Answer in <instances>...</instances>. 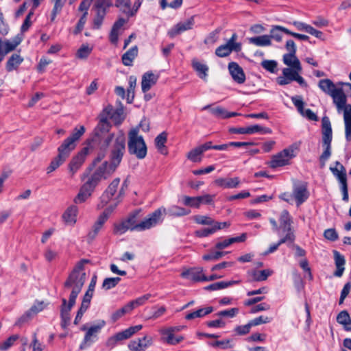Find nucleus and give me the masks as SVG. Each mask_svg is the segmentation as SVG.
<instances>
[{
  "instance_id": "nucleus-1",
  "label": "nucleus",
  "mask_w": 351,
  "mask_h": 351,
  "mask_svg": "<svg viewBox=\"0 0 351 351\" xmlns=\"http://www.w3.org/2000/svg\"><path fill=\"white\" fill-rule=\"evenodd\" d=\"M90 262L88 259H82L76 263L72 271L64 282L63 292L71 290L69 301L66 298L62 299L60 306L61 326L63 328L67 327L70 323V311L75 304L76 298L81 292L86 281L84 265Z\"/></svg>"
},
{
  "instance_id": "nucleus-2",
  "label": "nucleus",
  "mask_w": 351,
  "mask_h": 351,
  "mask_svg": "<svg viewBox=\"0 0 351 351\" xmlns=\"http://www.w3.org/2000/svg\"><path fill=\"white\" fill-rule=\"evenodd\" d=\"M125 152V137L124 134L120 133L117 136L115 143L112 145L110 153V162L104 161L95 170L101 174L104 179H107L119 165Z\"/></svg>"
},
{
  "instance_id": "nucleus-3",
  "label": "nucleus",
  "mask_w": 351,
  "mask_h": 351,
  "mask_svg": "<svg viewBox=\"0 0 351 351\" xmlns=\"http://www.w3.org/2000/svg\"><path fill=\"white\" fill-rule=\"evenodd\" d=\"M110 110L111 108H105L102 110L99 114V121L93 133L92 141L98 145L100 149L106 150L112 142L114 145L117 136L120 134V132L117 134H108L111 125L107 121V117ZM121 134L123 133L121 132Z\"/></svg>"
},
{
  "instance_id": "nucleus-4",
  "label": "nucleus",
  "mask_w": 351,
  "mask_h": 351,
  "mask_svg": "<svg viewBox=\"0 0 351 351\" xmlns=\"http://www.w3.org/2000/svg\"><path fill=\"white\" fill-rule=\"evenodd\" d=\"M128 152L138 159H143L147 155V146L142 136L138 135V129L134 128L128 134Z\"/></svg>"
},
{
  "instance_id": "nucleus-5",
  "label": "nucleus",
  "mask_w": 351,
  "mask_h": 351,
  "mask_svg": "<svg viewBox=\"0 0 351 351\" xmlns=\"http://www.w3.org/2000/svg\"><path fill=\"white\" fill-rule=\"evenodd\" d=\"M85 131L86 129L83 125L75 128L71 135L58 148V154L66 159L71 152L75 149L76 143L80 139Z\"/></svg>"
},
{
  "instance_id": "nucleus-6",
  "label": "nucleus",
  "mask_w": 351,
  "mask_h": 351,
  "mask_svg": "<svg viewBox=\"0 0 351 351\" xmlns=\"http://www.w3.org/2000/svg\"><path fill=\"white\" fill-rule=\"evenodd\" d=\"M332 138V132L330 122L327 117L322 119V146L324 149L323 153L319 157L321 166L324 167L326 160L331 155V141Z\"/></svg>"
},
{
  "instance_id": "nucleus-7",
  "label": "nucleus",
  "mask_w": 351,
  "mask_h": 351,
  "mask_svg": "<svg viewBox=\"0 0 351 351\" xmlns=\"http://www.w3.org/2000/svg\"><path fill=\"white\" fill-rule=\"evenodd\" d=\"M318 86L324 93L332 97L336 107H340L344 101V96L341 90L338 89V83L335 84L330 79H323L319 82Z\"/></svg>"
},
{
  "instance_id": "nucleus-8",
  "label": "nucleus",
  "mask_w": 351,
  "mask_h": 351,
  "mask_svg": "<svg viewBox=\"0 0 351 351\" xmlns=\"http://www.w3.org/2000/svg\"><path fill=\"white\" fill-rule=\"evenodd\" d=\"M302 70L296 69L284 68L282 69V75L276 78L277 83L280 86H285L290 84L293 81L297 82L302 87H306L307 83L300 75Z\"/></svg>"
},
{
  "instance_id": "nucleus-9",
  "label": "nucleus",
  "mask_w": 351,
  "mask_h": 351,
  "mask_svg": "<svg viewBox=\"0 0 351 351\" xmlns=\"http://www.w3.org/2000/svg\"><path fill=\"white\" fill-rule=\"evenodd\" d=\"M104 320H101L97 324L93 325L86 330L84 339L80 346V350L86 349L96 341L98 339V334L101 328L105 326Z\"/></svg>"
},
{
  "instance_id": "nucleus-10",
  "label": "nucleus",
  "mask_w": 351,
  "mask_h": 351,
  "mask_svg": "<svg viewBox=\"0 0 351 351\" xmlns=\"http://www.w3.org/2000/svg\"><path fill=\"white\" fill-rule=\"evenodd\" d=\"M237 34L234 33L226 44L219 46L215 49V54L218 57L224 58L229 56L232 51L239 52L241 50V45L237 43Z\"/></svg>"
},
{
  "instance_id": "nucleus-11",
  "label": "nucleus",
  "mask_w": 351,
  "mask_h": 351,
  "mask_svg": "<svg viewBox=\"0 0 351 351\" xmlns=\"http://www.w3.org/2000/svg\"><path fill=\"white\" fill-rule=\"evenodd\" d=\"M295 156L292 148L285 149L272 156L269 165L272 169L283 167L289 164V161Z\"/></svg>"
},
{
  "instance_id": "nucleus-12",
  "label": "nucleus",
  "mask_w": 351,
  "mask_h": 351,
  "mask_svg": "<svg viewBox=\"0 0 351 351\" xmlns=\"http://www.w3.org/2000/svg\"><path fill=\"white\" fill-rule=\"evenodd\" d=\"M162 208H159L153 213L149 214L147 217L138 223L139 231L149 230L162 221Z\"/></svg>"
},
{
  "instance_id": "nucleus-13",
  "label": "nucleus",
  "mask_w": 351,
  "mask_h": 351,
  "mask_svg": "<svg viewBox=\"0 0 351 351\" xmlns=\"http://www.w3.org/2000/svg\"><path fill=\"white\" fill-rule=\"evenodd\" d=\"M143 328V326L136 325L134 326H130L128 328L116 333L114 335L110 337L107 341L108 346H114L118 341H121L123 340L128 339L133 336L134 334L138 332Z\"/></svg>"
},
{
  "instance_id": "nucleus-14",
  "label": "nucleus",
  "mask_w": 351,
  "mask_h": 351,
  "mask_svg": "<svg viewBox=\"0 0 351 351\" xmlns=\"http://www.w3.org/2000/svg\"><path fill=\"white\" fill-rule=\"evenodd\" d=\"M292 196L298 206L306 202L309 197L307 183L304 182L295 183L293 187Z\"/></svg>"
},
{
  "instance_id": "nucleus-15",
  "label": "nucleus",
  "mask_w": 351,
  "mask_h": 351,
  "mask_svg": "<svg viewBox=\"0 0 351 351\" xmlns=\"http://www.w3.org/2000/svg\"><path fill=\"white\" fill-rule=\"evenodd\" d=\"M154 339L149 335H144L142 338H138L130 341L128 345V348L132 351H143L153 344Z\"/></svg>"
},
{
  "instance_id": "nucleus-16",
  "label": "nucleus",
  "mask_w": 351,
  "mask_h": 351,
  "mask_svg": "<svg viewBox=\"0 0 351 351\" xmlns=\"http://www.w3.org/2000/svg\"><path fill=\"white\" fill-rule=\"evenodd\" d=\"M336 108L339 112L343 110L345 138L347 142H351V104H347L346 102L341 108Z\"/></svg>"
},
{
  "instance_id": "nucleus-17",
  "label": "nucleus",
  "mask_w": 351,
  "mask_h": 351,
  "mask_svg": "<svg viewBox=\"0 0 351 351\" xmlns=\"http://www.w3.org/2000/svg\"><path fill=\"white\" fill-rule=\"evenodd\" d=\"M89 153L88 147H84L80 152L73 157L69 164V171L73 175L81 167Z\"/></svg>"
},
{
  "instance_id": "nucleus-18",
  "label": "nucleus",
  "mask_w": 351,
  "mask_h": 351,
  "mask_svg": "<svg viewBox=\"0 0 351 351\" xmlns=\"http://www.w3.org/2000/svg\"><path fill=\"white\" fill-rule=\"evenodd\" d=\"M195 24L194 16H191L186 21L184 22H180L177 23L173 28L168 32V35L171 38H173L176 36L180 34L183 32L191 29Z\"/></svg>"
},
{
  "instance_id": "nucleus-19",
  "label": "nucleus",
  "mask_w": 351,
  "mask_h": 351,
  "mask_svg": "<svg viewBox=\"0 0 351 351\" xmlns=\"http://www.w3.org/2000/svg\"><path fill=\"white\" fill-rule=\"evenodd\" d=\"M228 70L233 80L238 84H243L245 81V74L241 66L235 62L228 64Z\"/></svg>"
},
{
  "instance_id": "nucleus-20",
  "label": "nucleus",
  "mask_w": 351,
  "mask_h": 351,
  "mask_svg": "<svg viewBox=\"0 0 351 351\" xmlns=\"http://www.w3.org/2000/svg\"><path fill=\"white\" fill-rule=\"evenodd\" d=\"M230 226L228 222H216L210 228L196 230L195 235L197 237H206L216 232L217 230L228 228Z\"/></svg>"
},
{
  "instance_id": "nucleus-21",
  "label": "nucleus",
  "mask_w": 351,
  "mask_h": 351,
  "mask_svg": "<svg viewBox=\"0 0 351 351\" xmlns=\"http://www.w3.org/2000/svg\"><path fill=\"white\" fill-rule=\"evenodd\" d=\"M209 109L210 113L218 119H228L230 117L241 115V114L234 112H228L226 109L221 106L211 108L210 105L205 106L202 110Z\"/></svg>"
},
{
  "instance_id": "nucleus-22",
  "label": "nucleus",
  "mask_w": 351,
  "mask_h": 351,
  "mask_svg": "<svg viewBox=\"0 0 351 351\" xmlns=\"http://www.w3.org/2000/svg\"><path fill=\"white\" fill-rule=\"evenodd\" d=\"M159 75L154 74L152 71L145 73L141 81L142 91L146 93L149 90L152 86L156 84Z\"/></svg>"
},
{
  "instance_id": "nucleus-23",
  "label": "nucleus",
  "mask_w": 351,
  "mask_h": 351,
  "mask_svg": "<svg viewBox=\"0 0 351 351\" xmlns=\"http://www.w3.org/2000/svg\"><path fill=\"white\" fill-rule=\"evenodd\" d=\"M93 167H89L86 169V170L82 175V179L84 180L87 178L86 182L89 184L93 188L95 189L97 185L100 182V181L104 179L101 174L98 173L96 170L91 174L89 175L90 171H92Z\"/></svg>"
},
{
  "instance_id": "nucleus-24",
  "label": "nucleus",
  "mask_w": 351,
  "mask_h": 351,
  "mask_svg": "<svg viewBox=\"0 0 351 351\" xmlns=\"http://www.w3.org/2000/svg\"><path fill=\"white\" fill-rule=\"evenodd\" d=\"M162 213L171 217H179L188 215L191 210L186 209L177 205H172L167 208H162Z\"/></svg>"
},
{
  "instance_id": "nucleus-25",
  "label": "nucleus",
  "mask_w": 351,
  "mask_h": 351,
  "mask_svg": "<svg viewBox=\"0 0 351 351\" xmlns=\"http://www.w3.org/2000/svg\"><path fill=\"white\" fill-rule=\"evenodd\" d=\"M94 190L95 188L85 182L81 186L78 194L74 198V202L75 204L84 202L89 197H90Z\"/></svg>"
},
{
  "instance_id": "nucleus-26",
  "label": "nucleus",
  "mask_w": 351,
  "mask_h": 351,
  "mask_svg": "<svg viewBox=\"0 0 351 351\" xmlns=\"http://www.w3.org/2000/svg\"><path fill=\"white\" fill-rule=\"evenodd\" d=\"M280 228L282 229L284 232H286V234L291 233L294 235L293 231L292 230L291 224L293 223L292 218L289 215V213L287 210L282 211L280 219Z\"/></svg>"
},
{
  "instance_id": "nucleus-27",
  "label": "nucleus",
  "mask_w": 351,
  "mask_h": 351,
  "mask_svg": "<svg viewBox=\"0 0 351 351\" xmlns=\"http://www.w3.org/2000/svg\"><path fill=\"white\" fill-rule=\"evenodd\" d=\"M248 276L250 280L255 282L265 281L267 278L274 274V271L271 269H266L263 270H252L248 271Z\"/></svg>"
},
{
  "instance_id": "nucleus-28",
  "label": "nucleus",
  "mask_w": 351,
  "mask_h": 351,
  "mask_svg": "<svg viewBox=\"0 0 351 351\" xmlns=\"http://www.w3.org/2000/svg\"><path fill=\"white\" fill-rule=\"evenodd\" d=\"M21 41L22 38L19 35L15 36L12 41L8 40H2V39H0L1 50L4 52V53L7 54L9 52L14 50L16 47L21 43Z\"/></svg>"
},
{
  "instance_id": "nucleus-29",
  "label": "nucleus",
  "mask_w": 351,
  "mask_h": 351,
  "mask_svg": "<svg viewBox=\"0 0 351 351\" xmlns=\"http://www.w3.org/2000/svg\"><path fill=\"white\" fill-rule=\"evenodd\" d=\"M138 49L136 45L131 47L122 55L121 61L125 66H131L133 65L134 59L137 57Z\"/></svg>"
},
{
  "instance_id": "nucleus-30",
  "label": "nucleus",
  "mask_w": 351,
  "mask_h": 351,
  "mask_svg": "<svg viewBox=\"0 0 351 351\" xmlns=\"http://www.w3.org/2000/svg\"><path fill=\"white\" fill-rule=\"evenodd\" d=\"M215 184L224 189H233L238 186L240 183L239 178L237 177L233 178H220L215 180Z\"/></svg>"
},
{
  "instance_id": "nucleus-31",
  "label": "nucleus",
  "mask_w": 351,
  "mask_h": 351,
  "mask_svg": "<svg viewBox=\"0 0 351 351\" xmlns=\"http://www.w3.org/2000/svg\"><path fill=\"white\" fill-rule=\"evenodd\" d=\"M282 60L283 63L289 66L288 68L302 70L301 63L296 54L285 53L283 55Z\"/></svg>"
},
{
  "instance_id": "nucleus-32",
  "label": "nucleus",
  "mask_w": 351,
  "mask_h": 351,
  "mask_svg": "<svg viewBox=\"0 0 351 351\" xmlns=\"http://www.w3.org/2000/svg\"><path fill=\"white\" fill-rule=\"evenodd\" d=\"M213 306H206L204 308H200L192 312L187 313L185 315V319L187 320H192L196 318H202L206 315L211 313L213 311Z\"/></svg>"
},
{
  "instance_id": "nucleus-33",
  "label": "nucleus",
  "mask_w": 351,
  "mask_h": 351,
  "mask_svg": "<svg viewBox=\"0 0 351 351\" xmlns=\"http://www.w3.org/2000/svg\"><path fill=\"white\" fill-rule=\"evenodd\" d=\"M334 258L335 263L337 267L336 271L334 272V276L337 277H341L344 271L346 261L344 256L341 255L339 252L334 251Z\"/></svg>"
},
{
  "instance_id": "nucleus-34",
  "label": "nucleus",
  "mask_w": 351,
  "mask_h": 351,
  "mask_svg": "<svg viewBox=\"0 0 351 351\" xmlns=\"http://www.w3.org/2000/svg\"><path fill=\"white\" fill-rule=\"evenodd\" d=\"M23 58L18 53L12 54L8 60L5 69L8 72H11L14 70H16L19 65L23 62Z\"/></svg>"
},
{
  "instance_id": "nucleus-35",
  "label": "nucleus",
  "mask_w": 351,
  "mask_h": 351,
  "mask_svg": "<svg viewBox=\"0 0 351 351\" xmlns=\"http://www.w3.org/2000/svg\"><path fill=\"white\" fill-rule=\"evenodd\" d=\"M113 5L112 0H95L93 9L95 12L106 14L108 12V10Z\"/></svg>"
},
{
  "instance_id": "nucleus-36",
  "label": "nucleus",
  "mask_w": 351,
  "mask_h": 351,
  "mask_svg": "<svg viewBox=\"0 0 351 351\" xmlns=\"http://www.w3.org/2000/svg\"><path fill=\"white\" fill-rule=\"evenodd\" d=\"M295 241V235H293L291 233L289 234H286L283 238L280 239L277 243H274L270 245L269 249L264 253L265 255H267L269 254L273 253L276 251L278 247L286 243H293Z\"/></svg>"
},
{
  "instance_id": "nucleus-37",
  "label": "nucleus",
  "mask_w": 351,
  "mask_h": 351,
  "mask_svg": "<svg viewBox=\"0 0 351 351\" xmlns=\"http://www.w3.org/2000/svg\"><path fill=\"white\" fill-rule=\"evenodd\" d=\"M182 276L185 278H190L194 281L199 282L203 281L204 274L202 268L191 269L182 272Z\"/></svg>"
},
{
  "instance_id": "nucleus-38",
  "label": "nucleus",
  "mask_w": 351,
  "mask_h": 351,
  "mask_svg": "<svg viewBox=\"0 0 351 351\" xmlns=\"http://www.w3.org/2000/svg\"><path fill=\"white\" fill-rule=\"evenodd\" d=\"M77 211L78 209L76 206H69L62 215L64 221L69 224H74L76 222Z\"/></svg>"
},
{
  "instance_id": "nucleus-39",
  "label": "nucleus",
  "mask_w": 351,
  "mask_h": 351,
  "mask_svg": "<svg viewBox=\"0 0 351 351\" xmlns=\"http://www.w3.org/2000/svg\"><path fill=\"white\" fill-rule=\"evenodd\" d=\"M335 165V167H330V170L333 175L337 178L340 184H341V180H343L347 182V176L344 167L339 161H337Z\"/></svg>"
},
{
  "instance_id": "nucleus-40",
  "label": "nucleus",
  "mask_w": 351,
  "mask_h": 351,
  "mask_svg": "<svg viewBox=\"0 0 351 351\" xmlns=\"http://www.w3.org/2000/svg\"><path fill=\"white\" fill-rule=\"evenodd\" d=\"M337 322L343 325L346 330L351 331V317L347 311H342L337 315Z\"/></svg>"
},
{
  "instance_id": "nucleus-41",
  "label": "nucleus",
  "mask_w": 351,
  "mask_h": 351,
  "mask_svg": "<svg viewBox=\"0 0 351 351\" xmlns=\"http://www.w3.org/2000/svg\"><path fill=\"white\" fill-rule=\"evenodd\" d=\"M167 140V134L163 132L158 134L155 138V145L158 151L162 154H167V151L165 147V143Z\"/></svg>"
},
{
  "instance_id": "nucleus-42",
  "label": "nucleus",
  "mask_w": 351,
  "mask_h": 351,
  "mask_svg": "<svg viewBox=\"0 0 351 351\" xmlns=\"http://www.w3.org/2000/svg\"><path fill=\"white\" fill-rule=\"evenodd\" d=\"M193 67L197 73L198 76L206 81L208 76V66L205 64L194 60L193 61Z\"/></svg>"
},
{
  "instance_id": "nucleus-43",
  "label": "nucleus",
  "mask_w": 351,
  "mask_h": 351,
  "mask_svg": "<svg viewBox=\"0 0 351 351\" xmlns=\"http://www.w3.org/2000/svg\"><path fill=\"white\" fill-rule=\"evenodd\" d=\"M239 281L238 280H231L228 282L221 281L213 283L211 285H209L206 286L204 289L207 291H215V290H219L223 289L225 288H227L230 286H232L233 285L238 284Z\"/></svg>"
},
{
  "instance_id": "nucleus-44",
  "label": "nucleus",
  "mask_w": 351,
  "mask_h": 351,
  "mask_svg": "<svg viewBox=\"0 0 351 351\" xmlns=\"http://www.w3.org/2000/svg\"><path fill=\"white\" fill-rule=\"evenodd\" d=\"M249 41L250 43L260 47L269 46L271 45V36H269V35L252 37L249 38Z\"/></svg>"
},
{
  "instance_id": "nucleus-45",
  "label": "nucleus",
  "mask_w": 351,
  "mask_h": 351,
  "mask_svg": "<svg viewBox=\"0 0 351 351\" xmlns=\"http://www.w3.org/2000/svg\"><path fill=\"white\" fill-rule=\"evenodd\" d=\"M152 297L150 293L145 294L135 300L129 302L128 304V308L132 311L135 308L145 304L147 301Z\"/></svg>"
},
{
  "instance_id": "nucleus-46",
  "label": "nucleus",
  "mask_w": 351,
  "mask_h": 351,
  "mask_svg": "<svg viewBox=\"0 0 351 351\" xmlns=\"http://www.w3.org/2000/svg\"><path fill=\"white\" fill-rule=\"evenodd\" d=\"M36 307H31L27 311H26L17 321L16 324L21 325L25 322H28L32 319L34 315H36L38 312L43 309L42 304H40V308L38 310L35 309Z\"/></svg>"
},
{
  "instance_id": "nucleus-47",
  "label": "nucleus",
  "mask_w": 351,
  "mask_h": 351,
  "mask_svg": "<svg viewBox=\"0 0 351 351\" xmlns=\"http://www.w3.org/2000/svg\"><path fill=\"white\" fill-rule=\"evenodd\" d=\"M114 5L128 18L131 17L130 16V11H131L130 0H115Z\"/></svg>"
},
{
  "instance_id": "nucleus-48",
  "label": "nucleus",
  "mask_w": 351,
  "mask_h": 351,
  "mask_svg": "<svg viewBox=\"0 0 351 351\" xmlns=\"http://www.w3.org/2000/svg\"><path fill=\"white\" fill-rule=\"evenodd\" d=\"M338 89L341 90L343 95L344 96V101L341 104L340 107L337 106L340 108L346 104V102H347V97L351 96V84L348 82H339Z\"/></svg>"
},
{
  "instance_id": "nucleus-49",
  "label": "nucleus",
  "mask_w": 351,
  "mask_h": 351,
  "mask_svg": "<svg viewBox=\"0 0 351 351\" xmlns=\"http://www.w3.org/2000/svg\"><path fill=\"white\" fill-rule=\"evenodd\" d=\"M106 108H111L110 113L108 114L107 121L112 119L116 124H119L123 121L122 111L119 110H114L112 106H108Z\"/></svg>"
},
{
  "instance_id": "nucleus-50",
  "label": "nucleus",
  "mask_w": 351,
  "mask_h": 351,
  "mask_svg": "<svg viewBox=\"0 0 351 351\" xmlns=\"http://www.w3.org/2000/svg\"><path fill=\"white\" fill-rule=\"evenodd\" d=\"M136 84V78L134 76H130L129 77V87L127 90L128 101L131 103L134 97V89Z\"/></svg>"
},
{
  "instance_id": "nucleus-51",
  "label": "nucleus",
  "mask_w": 351,
  "mask_h": 351,
  "mask_svg": "<svg viewBox=\"0 0 351 351\" xmlns=\"http://www.w3.org/2000/svg\"><path fill=\"white\" fill-rule=\"evenodd\" d=\"M66 159L62 156L58 154V156L54 158L51 162H50L49 167L47 169V173H50L58 169L64 161Z\"/></svg>"
},
{
  "instance_id": "nucleus-52",
  "label": "nucleus",
  "mask_w": 351,
  "mask_h": 351,
  "mask_svg": "<svg viewBox=\"0 0 351 351\" xmlns=\"http://www.w3.org/2000/svg\"><path fill=\"white\" fill-rule=\"evenodd\" d=\"M202 152L200 149V148L198 147L191 149L188 154H187V158L193 162H198L202 160L201 155L202 154Z\"/></svg>"
},
{
  "instance_id": "nucleus-53",
  "label": "nucleus",
  "mask_w": 351,
  "mask_h": 351,
  "mask_svg": "<svg viewBox=\"0 0 351 351\" xmlns=\"http://www.w3.org/2000/svg\"><path fill=\"white\" fill-rule=\"evenodd\" d=\"M120 280L121 278L119 277L106 278L103 281L102 288L105 290L112 289L118 285Z\"/></svg>"
},
{
  "instance_id": "nucleus-54",
  "label": "nucleus",
  "mask_w": 351,
  "mask_h": 351,
  "mask_svg": "<svg viewBox=\"0 0 351 351\" xmlns=\"http://www.w3.org/2000/svg\"><path fill=\"white\" fill-rule=\"evenodd\" d=\"M247 128H248V134H252L258 133V132L263 134H271V132H272V130L270 128H266V127H263L259 125H254L249 126Z\"/></svg>"
},
{
  "instance_id": "nucleus-55",
  "label": "nucleus",
  "mask_w": 351,
  "mask_h": 351,
  "mask_svg": "<svg viewBox=\"0 0 351 351\" xmlns=\"http://www.w3.org/2000/svg\"><path fill=\"white\" fill-rule=\"evenodd\" d=\"M113 208L112 206L107 208L98 217L97 220L94 224L102 228L104 223L107 221L110 214L112 212Z\"/></svg>"
},
{
  "instance_id": "nucleus-56",
  "label": "nucleus",
  "mask_w": 351,
  "mask_h": 351,
  "mask_svg": "<svg viewBox=\"0 0 351 351\" xmlns=\"http://www.w3.org/2000/svg\"><path fill=\"white\" fill-rule=\"evenodd\" d=\"M193 219L195 223L202 225L213 226V223L217 222L213 218L204 215H195L193 217Z\"/></svg>"
},
{
  "instance_id": "nucleus-57",
  "label": "nucleus",
  "mask_w": 351,
  "mask_h": 351,
  "mask_svg": "<svg viewBox=\"0 0 351 351\" xmlns=\"http://www.w3.org/2000/svg\"><path fill=\"white\" fill-rule=\"evenodd\" d=\"M92 48L89 47L87 45H83L77 50L76 56L80 59H86L90 54Z\"/></svg>"
},
{
  "instance_id": "nucleus-58",
  "label": "nucleus",
  "mask_w": 351,
  "mask_h": 351,
  "mask_svg": "<svg viewBox=\"0 0 351 351\" xmlns=\"http://www.w3.org/2000/svg\"><path fill=\"white\" fill-rule=\"evenodd\" d=\"M239 313V308H232L227 310H223L219 311L215 314L216 316L221 317H230L232 318L237 315V314Z\"/></svg>"
},
{
  "instance_id": "nucleus-59",
  "label": "nucleus",
  "mask_w": 351,
  "mask_h": 351,
  "mask_svg": "<svg viewBox=\"0 0 351 351\" xmlns=\"http://www.w3.org/2000/svg\"><path fill=\"white\" fill-rule=\"evenodd\" d=\"M183 203L186 206H189L191 207L199 208V200L198 197H189V196H184L183 197Z\"/></svg>"
},
{
  "instance_id": "nucleus-60",
  "label": "nucleus",
  "mask_w": 351,
  "mask_h": 351,
  "mask_svg": "<svg viewBox=\"0 0 351 351\" xmlns=\"http://www.w3.org/2000/svg\"><path fill=\"white\" fill-rule=\"evenodd\" d=\"M130 310L128 308V305L125 304L121 308L116 311L111 316L112 321L113 322H117L119 318L123 317L125 314L130 313Z\"/></svg>"
},
{
  "instance_id": "nucleus-61",
  "label": "nucleus",
  "mask_w": 351,
  "mask_h": 351,
  "mask_svg": "<svg viewBox=\"0 0 351 351\" xmlns=\"http://www.w3.org/2000/svg\"><path fill=\"white\" fill-rule=\"evenodd\" d=\"M226 252H211L209 254H204L202 256L203 260L209 261H217L221 258Z\"/></svg>"
},
{
  "instance_id": "nucleus-62",
  "label": "nucleus",
  "mask_w": 351,
  "mask_h": 351,
  "mask_svg": "<svg viewBox=\"0 0 351 351\" xmlns=\"http://www.w3.org/2000/svg\"><path fill=\"white\" fill-rule=\"evenodd\" d=\"M19 335H14L8 337L5 341L0 345V350H6L9 349L13 343L19 339Z\"/></svg>"
},
{
  "instance_id": "nucleus-63",
  "label": "nucleus",
  "mask_w": 351,
  "mask_h": 351,
  "mask_svg": "<svg viewBox=\"0 0 351 351\" xmlns=\"http://www.w3.org/2000/svg\"><path fill=\"white\" fill-rule=\"evenodd\" d=\"M120 183V179L119 178H115L114 179L112 182L109 184L106 190L105 191L106 193H107L110 196L113 197L115 193L117 192L118 186Z\"/></svg>"
},
{
  "instance_id": "nucleus-64",
  "label": "nucleus",
  "mask_w": 351,
  "mask_h": 351,
  "mask_svg": "<svg viewBox=\"0 0 351 351\" xmlns=\"http://www.w3.org/2000/svg\"><path fill=\"white\" fill-rule=\"evenodd\" d=\"M280 27H282L280 25H276L271 29L270 35L271 39L273 38L277 42H280L282 40V36L280 32H282Z\"/></svg>"
}]
</instances>
